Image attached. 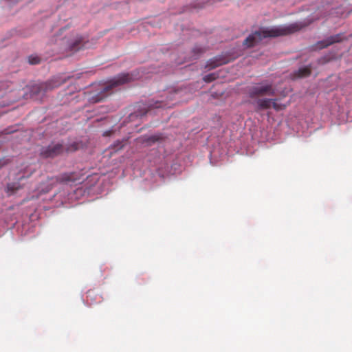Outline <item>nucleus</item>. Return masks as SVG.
<instances>
[{"mask_svg":"<svg viewBox=\"0 0 352 352\" xmlns=\"http://www.w3.org/2000/svg\"><path fill=\"white\" fill-rule=\"evenodd\" d=\"M307 25L306 23H295L288 26H274L261 28L249 35L243 41V45L248 47H251L260 43L265 38L287 35L300 30Z\"/></svg>","mask_w":352,"mask_h":352,"instance_id":"f257e3e1","label":"nucleus"},{"mask_svg":"<svg viewBox=\"0 0 352 352\" xmlns=\"http://www.w3.org/2000/svg\"><path fill=\"white\" fill-rule=\"evenodd\" d=\"M133 80L134 78L131 74H120L107 83L98 85V87L94 91L86 92L85 94L89 102L91 103L100 102L113 93V89Z\"/></svg>","mask_w":352,"mask_h":352,"instance_id":"f03ea898","label":"nucleus"},{"mask_svg":"<svg viewBox=\"0 0 352 352\" xmlns=\"http://www.w3.org/2000/svg\"><path fill=\"white\" fill-rule=\"evenodd\" d=\"M249 94L252 98L263 96H275V90L272 85H266L264 86L253 87L250 89Z\"/></svg>","mask_w":352,"mask_h":352,"instance_id":"7ed1b4c3","label":"nucleus"},{"mask_svg":"<svg viewBox=\"0 0 352 352\" xmlns=\"http://www.w3.org/2000/svg\"><path fill=\"white\" fill-rule=\"evenodd\" d=\"M63 151V145L60 144H56L42 148L41 151V155L45 158L54 157L62 153Z\"/></svg>","mask_w":352,"mask_h":352,"instance_id":"20e7f679","label":"nucleus"},{"mask_svg":"<svg viewBox=\"0 0 352 352\" xmlns=\"http://www.w3.org/2000/svg\"><path fill=\"white\" fill-rule=\"evenodd\" d=\"M257 111L270 109L272 107L276 111L282 109V106L276 103V99H258L256 101Z\"/></svg>","mask_w":352,"mask_h":352,"instance_id":"39448f33","label":"nucleus"},{"mask_svg":"<svg viewBox=\"0 0 352 352\" xmlns=\"http://www.w3.org/2000/svg\"><path fill=\"white\" fill-rule=\"evenodd\" d=\"M343 40V35L342 34H338L336 35L331 36L327 38L319 41L316 44V49L322 50L328 46L336 43H339Z\"/></svg>","mask_w":352,"mask_h":352,"instance_id":"423d86ee","label":"nucleus"},{"mask_svg":"<svg viewBox=\"0 0 352 352\" xmlns=\"http://www.w3.org/2000/svg\"><path fill=\"white\" fill-rule=\"evenodd\" d=\"M228 63V60H226L225 58H215L214 59H211L208 62V64L206 65V67H208L209 69H214L217 67H219L220 65L226 64Z\"/></svg>","mask_w":352,"mask_h":352,"instance_id":"0eeeda50","label":"nucleus"},{"mask_svg":"<svg viewBox=\"0 0 352 352\" xmlns=\"http://www.w3.org/2000/svg\"><path fill=\"white\" fill-rule=\"evenodd\" d=\"M60 182H75L79 180L75 173H65L60 176L58 179Z\"/></svg>","mask_w":352,"mask_h":352,"instance_id":"6e6552de","label":"nucleus"},{"mask_svg":"<svg viewBox=\"0 0 352 352\" xmlns=\"http://www.w3.org/2000/svg\"><path fill=\"white\" fill-rule=\"evenodd\" d=\"M311 74L310 68L307 67H304L300 68L296 74V76L298 78H303L309 76Z\"/></svg>","mask_w":352,"mask_h":352,"instance_id":"1a4fd4ad","label":"nucleus"},{"mask_svg":"<svg viewBox=\"0 0 352 352\" xmlns=\"http://www.w3.org/2000/svg\"><path fill=\"white\" fill-rule=\"evenodd\" d=\"M82 41L81 38L76 39L74 42H73L72 43H71L69 45V50L75 52V51L80 50L82 46Z\"/></svg>","mask_w":352,"mask_h":352,"instance_id":"9d476101","label":"nucleus"},{"mask_svg":"<svg viewBox=\"0 0 352 352\" xmlns=\"http://www.w3.org/2000/svg\"><path fill=\"white\" fill-rule=\"evenodd\" d=\"M20 188L21 186L18 183H11L8 184L7 186L8 191L10 192L11 194L16 192Z\"/></svg>","mask_w":352,"mask_h":352,"instance_id":"9b49d317","label":"nucleus"},{"mask_svg":"<svg viewBox=\"0 0 352 352\" xmlns=\"http://www.w3.org/2000/svg\"><path fill=\"white\" fill-rule=\"evenodd\" d=\"M65 80L59 81L56 79L52 80V81L49 82L47 88V89H53L55 87H59L60 85H62Z\"/></svg>","mask_w":352,"mask_h":352,"instance_id":"f8f14e48","label":"nucleus"},{"mask_svg":"<svg viewBox=\"0 0 352 352\" xmlns=\"http://www.w3.org/2000/svg\"><path fill=\"white\" fill-rule=\"evenodd\" d=\"M150 108H165L170 107L168 104L164 101H156L154 104H150Z\"/></svg>","mask_w":352,"mask_h":352,"instance_id":"ddd939ff","label":"nucleus"},{"mask_svg":"<svg viewBox=\"0 0 352 352\" xmlns=\"http://www.w3.org/2000/svg\"><path fill=\"white\" fill-rule=\"evenodd\" d=\"M344 14V11L342 8H338L336 9H331L330 14L335 15L336 16H341Z\"/></svg>","mask_w":352,"mask_h":352,"instance_id":"4468645a","label":"nucleus"},{"mask_svg":"<svg viewBox=\"0 0 352 352\" xmlns=\"http://www.w3.org/2000/svg\"><path fill=\"white\" fill-rule=\"evenodd\" d=\"M41 58L37 56H30L28 58V61L31 65H37L41 63Z\"/></svg>","mask_w":352,"mask_h":352,"instance_id":"2eb2a0df","label":"nucleus"},{"mask_svg":"<svg viewBox=\"0 0 352 352\" xmlns=\"http://www.w3.org/2000/svg\"><path fill=\"white\" fill-rule=\"evenodd\" d=\"M217 78V74L216 73H211L208 75H206L204 77V80L206 82H210L214 80Z\"/></svg>","mask_w":352,"mask_h":352,"instance_id":"dca6fc26","label":"nucleus"},{"mask_svg":"<svg viewBox=\"0 0 352 352\" xmlns=\"http://www.w3.org/2000/svg\"><path fill=\"white\" fill-rule=\"evenodd\" d=\"M160 139V137L157 136V135H153V136H151L148 139V141L149 142H157V140H159Z\"/></svg>","mask_w":352,"mask_h":352,"instance_id":"f3484780","label":"nucleus"},{"mask_svg":"<svg viewBox=\"0 0 352 352\" xmlns=\"http://www.w3.org/2000/svg\"><path fill=\"white\" fill-rule=\"evenodd\" d=\"M52 188V185H50V186H47L45 189H41L40 190V192L41 193H47Z\"/></svg>","mask_w":352,"mask_h":352,"instance_id":"a211bd4d","label":"nucleus"},{"mask_svg":"<svg viewBox=\"0 0 352 352\" xmlns=\"http://www.w3.org/2000/svg\"><path fill=\"white\" fill-rule=\"evenodd\" d=\"M123 144L122 142H119V146L117 148L116 146H115V148L117 149V150H119V149H121L122 147H123Z\"/></svg>","mask_w":352,"mask_h":352,"instance_id":"6ab92c4d","label":"nucleus"},{"mask_svg":"<svg viewBox=\"0 0 352 352\" xmlns=\"http://www.w3.org/2000/svg\"><path fill=\"white\" fill-rule=\"evenodd\" d=\"M111 133V132L110 131H105V132L104 133L103 135H104V136H109V135H110Z\"/></svg>","mask_w":352,"mask_h":352,"instance_id":"aec40b11","label":"nucleus"},{"mask_svg":"<svg viewBox=\"0 0 352 352\" xmlns=\"http://www.w3.org/2000/svg\"><path fill=\"white\" fill-rule=\"evenodd\" d=\"M87 294H88V296H90L91 294H94V292L89 291Z\"/></svg>","mask_w":352,"mask_h":352,"instance_id":"412c9836","label":"nucleus"},{"mask_svg":"<svg viewBox=\"0 0 352 352\" xmlns=\"http://www.w3.org/2000/svg\"><path fill=\"white\" fill-rule=\"evenodd\" d=\"M9 1H10L11 3H16V2H18L19 0H8Z\"/></svg>","mask_w":352,"mask_h":352,"instance_id":"4be33fe9","label":"nucleus"},{"mask_svg":"<svg viewBox=\"0 0 352 352\" xmlns=\"http://www.w3.org/2000/svg\"><path fill=\"white\" fill-rule=\"evenodd\" d=\"M4 165V163H3L1 161H0V168L2 167Z\"/></svg>","mask_w":352,"mask_h":352,"instance_id":"5701e85b","label":"nucleus"}]
</instances>
